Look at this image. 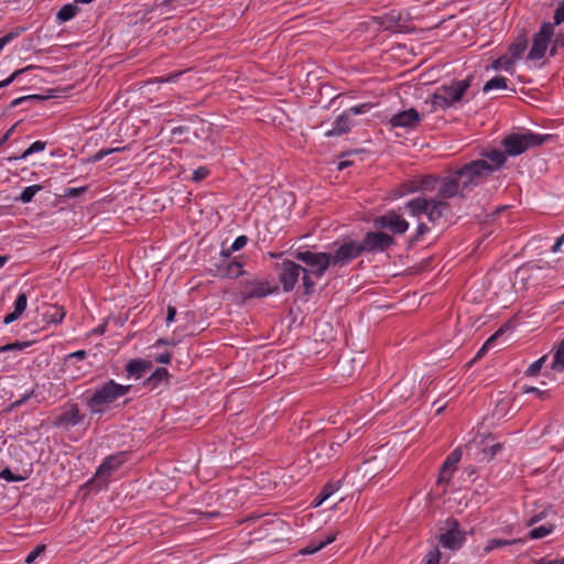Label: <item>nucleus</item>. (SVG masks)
Listing matches in <instances>:
<instances>
[{
    "label": "nucleus",
    "mask_w": 564,
    "mask_h": 564,
    "mask_svg": "<svg viewBox=\"0 0 564 564\" xmlns=\"http://www.w3.org/2000/svg\"><path fill=\"white\" fill-rule=\"evenodd\" d=\"M131 388L130 384H120L113 379L97 387L91 394L85 398V404L90 415H101L107 412L119 398L128 394Z\"/></svg>",
    "instance_id": "obj_1"
},
{
    "label": "nucleus",
    "mask_w": 564,
    "mask_h": 564,
    "mask_svg": "<svg viewBox=\"0 0 564 564\" xmlns=\"http://www.w3.org/2000/svg\"><path fill=\"white\" fill-rule=\"evenodd\" d=\"M471 77L463 80L452 82L449 85H442L436 88L431 99L425 100L429 106V112L433 113L438 110H445L452 107L455 102L462 100L466 90L470 87Z\"/></svg>",
    "instance_id": "obj_2"
},
{
    "label": "nucleus",
    "mask_w": 564,
    "mask_h": 564,
    "mask_svg": "<svg viewBox=\"0 0 564 564\" xmlns=\"http://www.w3.org/2000/svg\"><path fill=\"white\" fill-rule=\"evenodd\" d=\"M453 174L462 189V197H465L473 187L480 185L490 176V171L485 160H474Z\"/></svg>",
    "instance_id": "obj_3"
},
{
    "label": "nucleus",
    "mask_w": 564,
    "mask_h": 564,
    "mask_svg": "<svg viewBox=\"0 0 564 564\" xmlns=\"http://www.w3.org/2000/svg\"><path fill=\"white\" fill-rule=\"evenodd\" d=\"M276 268L279 270V281L284 292H291L295 288L301 274H303L302 281L305 294L313 291L315 281L308 275L306 268L289 259L276 264Z\"/></svg>",
    "instance_id": "obj_4"
},
{
    "label": "nucleus",
    "mask_w": 564,
    "mask_h": 564,
    "mask_svg": "<svg viewBox=\"0 0 564 564\" xmlns=\"http://www.w3.org/2000/svg\"><path fill=\"white\" fill-rule=\"evenodd\" d=\"M552 138L553 135L551 134H538L531 131L510 133L502 139L501 145L507 155L516 156L522 154L528 149L543 144Z\"/></svg>",
    "instance_id": "obj_5"
},
{
    "label": "nucleus",
    "mask_w": 564,
    "mask_h": 564,
    "mask_svg": "<svg viewBox=\"0 0 564 564\" xmlns=\"http://www.w3.org/2000/svg\"><path fill=\"white\" fill-rule=\"evenodd\" d=\"M294 258L308 267L306 270L311 278L321 279L328 268H333L329 252L296 251Z\"/></svg>",
    "instance_id": "obj_6"
},
{
    "label": "nucleus",
    "mask_w": 564,
    "mask_h": 564,
    "mask_svg": "<svg viewBox=\"0 0 564 564\" xmlns=\"http://www.w3.org/2000/svg\"><path fill=\"white\" fill-rule=\"evenodd\" d=\"M329 253L333 268H343L361 256L362 249L359 241L347 240Z\"/></svg>",
    "instance_id": "obj_7"
},
{
    "label": "nucleus",
    "mask_w": 564,
    "mask_h": 564,
    "mask_svg": "<svg viewBox=\"0 0 564 564\" xmlns=\"http://www.w3.org/2000/svg\"><path fill=\"white\" fill-rule=\"evenodd\" d=\"M278 285H272L267 280L250 279L241 282L240 297L243 301L251 299L264 297L270 294L276 293Z\"/></svg>",
    "instance_id": "obj_8"
},
{
    "label": "nucleus",
    "mask_w": 564,
    "mask_h": 564,
    "mask_svg": "<svg viewBox=\"0 0 564 564\" xmlns=\"http://www.w3.org/2000/svg\"><path fill=\"white\" fill-rule=\"evenodd\" d=\"M553 35L554 24L550 22L543 23L540 31L533 36V43L529 51L528 58L531 61L543 58Z\"/></svg>",
    "instance_id": "obj_9"
},
{
    "label": "nucleus",
    "mask_w": 564,
    "mask_h": 564,
    "mask_svg": "<svg viewBox=\"0 0 564 564\" xmlns=\"http://www.w3.org/2000/svg\"><path fill=\"white\" fill-rule=\"evenodd\" d=\"M466 540L465 532L456 519L446 520V531L438 535V542L444 549L458 551Z\"/></svg>",
    "instance_id": "obj_10"
},
{
    "label": "nucleus",
    "mask_w": 564,
    "mask_h": 564,
    "mask_svg": "<svg viewBox=\"0 0 564 564\" xmlns=\"http://www.w3.org/2000/svg\"><path fill=\"white\" fill-rule=\"evenodd\" d=\"M395 242L391 235L382 231H368L361 241H359L362 253L384 252Z\"/></svg>",
    "instance_id": "obj_11"
},
{
    "label": "nucleus",
    "mask_w": 564,
    "mask_h": 564,
    "mask_svg": "<svg viewBox=\"0 0 564 564\" xmlns=\"http://www.w3.org/2000/svg\"><path fill=\"white\" fill-rule=\"evenodd\" d=\"M84 414L80 412L77 403L69 402L63 406L62 413L53 419L52 424L55 427L69 429L80 424L84 421Z\"/></svg>",
    "instance_id": "obj_12"
},
{
    "label": "nucleus",
    "mask_w": 564,
    "mask_h": 564,
    "mask_svg": "<svg viewBox=\"0 0 564 564\" xmlns=\"http://www.w3.org/2000/svg\"><path fill=\"white\" fill-rule=\"evenodd\" d=\"M378 229H389L392 234L402 235L409 228V223L395 212H388L373 220Z\"/></svg>",
    "instance_id": "obj_13"
},
{
    "label": "nucleus",
    "mask_w": 564,
    "mask_h": 564,
    "mask_svg": "<svg viewBox=\"0 0 564 564\" xmlns=\"http://www.w3.org/2000/svg\"><path fill=\"white\" fill-rule=\"evenodd\" d=\"M421 122V116L414 108L400 111L391 117L390 123L392 127H400L405 129H415Z\"/></svg>",
    "instance_id": "obj_14"
},
{
    "label": "nucleus",
    "mask_w": 564,
    "mask_h": 564,
    "mask_svg": "<svg viewBox=\"0 0 564 564\" xmlns=\"http://www.w3.org/2000/svg\"><path fill=\"white\" fill-rule=\"evenodd\" d=\"M456 195L462 197V189L454 174L451 173L448 176L441 178L436 197L447 202L448 198Z\"/></svg>",
    "instance_id": "obj_15"
},
{
    "label": "nucleus",
    "mask_w": 564,
    "mask_h": 564,
    "mask_svg": "<svg viewBox=\"0 0 564 564\" xmlns=\"http://www.w3.org/2000/svg\"><path fill=\"white\" fill-rule=\"evenodd\" d=\"M152 367H153V364L151 360L135 358V359H131L126 365V371H127V375L129 378L138 380V379L142 378L145 375V372L151 370Z\"/></svg>",
    "instance_id": "obj_16"
},
{
    "label": "nucleus",
    "mask_w": 564,
    "mask_h": 564,
    "mask_svg": "<svg viewBox=\"0 0 564 564\" xmlns=\"http://www.w3.org/2000/svg\"><path fill=\"white\" fill-rule=\"evenodd\" d=\"M480 155L486 159V165L489 167L490 175L500 170L507 160L506 151L502 152L499 149L482 150Z\"/></svg>",
    "instance_id": "obj_17"
},
{
    "label": "nucleus",
    "mask_w": 564,
    "mask_h": 564,
    "mask_svg": "<svg viewBox=\"0 0 564 564\" xmlns=\"http://www.w3.org/2000/svg\"><path fill=\"white\" fill-rule=\"evenodd\" d=\"M451 208L448 202L437 197L429 199V209L426 212L427 219L431 223H436L441 219Z\"/></svg>",
    "instance_id": "obj_18"
},
{
    "label": "nucleus",
    "mask_w": 564,
    "mask_h": 564,
    "mask_svg": "<svg viewBox=\"0 0 564 564\" xmlns=\"http://www.w3.org/2000/svg\"><path fill=\"white\" fill-rule=\"evenodd\" d=\"M124 462V454L119 453L116 455L108 456L102 464L98 467L97 476L108 477L115 470H117Z\"/></svg>",
    "instance_id": "obj_19"
},
{
    "label": "nucleus",
    "mask_w": 564,
    "mask_h": 564,
    "mask_svg": "<svg viewBox=\"0 0 564 564\" xmlns=\"http://www.w3.org/2000/svg\"><path fill=\"white\" fill-rule=\"evenodd\" d=\"M170 373L166 368L155 369L144 381L143 386L151 390L160 389L169 384Z\"/></svg>",
    "instance_id": "obj_20"
},
{
    "label": "nucleus",
    "mask_w": 564,
    "mask_h": 564,
    "mask_svg": "<svg viewBox=\"0 0 564 564\" xmlns=\"http://www.w3.org/2000/svg\"><path fill=\"white\" fill-rule=\"evenodd\" d=\"M243 263L238 259H231L230 261L218 265V272L224 278L236 279L243 275L242 270Z\"/></svg>",
    "instance_id": "obj_21"
},
{
    "label": "nucleus",
    "mask_w": 564,
    "mask_h": 564,
    "mask_svg": "<svg viewBox=\"0 0 564 564\" xmlns=\"http://www.w3.org/2000/svg\"><path fill=\"white\" fill-rule=\"evenodd\" d=\"M437 178L432 175H426L417 181H411L405 184L408 193H414L420 191H433L437 183Z\"/></svg>",
    "instance_id": "obj_22"
},
{
    "label": "nucleus",
    "mask_w": 564,
    "mask_h": 564,
    "mask_svg": "<svg viewBox=\"0 0 564 564\" xmlns=\"http://www.w3.org/2000/svg\"><path fill=\"white\" fill-rule=\"evenodd\" d=\"M350 129V119L348 118V115L345 113V111L338 116L334 123L333 129L326 132L327 137H337L341 135L346 132H348Z\"/></svg>",
    "instance_id": "obj_23"
},
{
    "label": "nucleus",
    "mask_w": 564,
    "mask_h": 564,
    "mask_svg": "<svg viewBox=\"0 0 564 564\" xmlns=\"http://www.w3.org/2000/svg\"><path fill=\"white\" fill-rule=\"evenodd\" d=\"M405 208L410 215L419 217L423 214L426 215L429 209V199L424 197H415L405 204Z\"/></svg>",
    "instance_id": "obj_24"
},
{
    "label": "nucleus",
    "mask_w": 564,
    "mask_h": 564,
    "mask_svg": "<svg viewBox=\"0 0 564 564\" xmlns=\"http://www.w3.org/2000/svg\"><path fill=\"white\" fill-rule=\"evenodd\" d=\"M336 539V534L335 533H330L328 534L324 540H321V541H312L308 545H306L305 547H303L301 551H300V554L302 555H311V554H314L316 553L317 551L322 550L323 547H325L326 545L330 544L332 542H334Z\"/></svg>",
    "instance_id": "obj_25"
},
{
    "label": "nucleus",
    "mask_w": 564,
    "mask_h": 564,
    "mask_svg": "<svg viewBox=\"0 0 564 564\" xmlns=\"http://www.w3.org/2000/svg\"><path fill=\"white\" fill-rule=\"evenodd\" d=\"M527 39L524 36H519L512 44H510L507 55H509V57H512V61L514 62L522 56V54L527 50Z\"/></svg>",
    "instance_id": "obj_26"
},
{
    "label": "nucleus",
    "mask_w": 564,
    "mask_h": 564,
    "mask_svg": "<svg viewBox=\"0 0 564 564\" xmlns=\"http://www.w3.org/2000/svg\"><path fill=\"white\" fill-rule=\"evenodd\" d=\"M552 369L556 371L564 370V339L560 341L554 351Z\"/></svg>",
    "instance_id": "obj_27"
},
{
    "label": "nucleus",
    "mask_w": 564,
    "mask_h": 564,
    "mask_svg": "<svg viewBox=\"0 0 564 564\" xmlns=\"http://www.w3.org/2000/svg\"><path fill=\"white\" fill-rule=\"evenodd\" d=\"M520 542H522L521 539H519V540H517V539H513V540L490 539V540H488L487 544L485 545L484 551L486 553H489L497 547L512 545V544L520 543Z\"/></svg>",
    "instance_id": "obj_28"
},
{
    "label": "nucleus",
    "mask_w": 564,
    "mask_h": 564,
    "mask_svg": "<svg viewBox=\"0 0 564 564\" xmlns=\"http://www.w3.org/2000/svg\"><path fill=\"white\" fill-rule=\"evenodd\" d=\"M45 316L51 323L58 324L64 319L65 311L61 306L52 305L45 313Z\"/></svg>",
    "instance_id": "obj_29"
},
{
    "label": "nucleus",
    "mask_w": 564,
    "mask_h": 564,
    "mask_svg": "<svg viewBox=\"0 0 564 564\" xmlns=\"http://www.w3.org/2000/svg\"><path fill=\"white\" fill-rule=\"evenodd\" d=\"M553 530H554V524H543V525L532 529L528 533V536L531 540L542 539V538L549 535L550 533H552Z\"/></svg>",
    "instance_id": "obj_30"
},
{
    "label": "nucleus",
    "mask_w": 564,
    "mask_h": 564,
    "mask_svg": "<svg viewBox=\"0 0 564 564\" xmlns=\"http://www.w3.org/2000/svg\"><path fill=\"white\" fill-rule=\"evenodd\" d=\"M77 10L75 4L68 3L59 9L56 17L61 22H66L76 15Z\"/></svg>",
    "instance_id": "obj_31"
},
{
    "label": "nucleus",
    "mask_w": 564,
    "mask_h": 564,
    "mask_svg": "<svg viewBox=\"0 0 564 564\" xmlns=\"http://www.w3.org/2000/svg\"><path fill=\"white\" fill-rule=\"evenodd\" d=\"M339 486L337 484H327L319 495L315 498V506L322 505L325 500H327L335 491H337Z\"/></svg>",
    "instance_id": "obj_32"
},
{
    "label": "nucleus",
    "mask_w": 564,
    "mask_h": 564,
    "mask_svg": "<svg viewBox=\"0 0 564 564\" xmlns=\"http://www.w3.org/2000/svg\"><path fill=\"white\" fill-rule=\"evenodd\" d=\"M507 82H508V79L506 77L496 76L485 84L482 91L488 93L489 90H492V89H506Z\"/></svg>",
    "instance_id": "obj_33"
},
{
    "label": "nucleus",
    "mask_w": 564,
    "mask_h": 564,
    "mask_svg": "<svg viewBox=\"0 0 564 564\" xmlns=\"http://www.w3.org/2000/svg\"><path fill=\"white\" fill-rule=\"evenodd\" d=\"M43 187L41 185H31L26 186L22 193L20 194V197L18 198L23 204L30 203L35 194L40 192Z\"/></svg>",
    "instance_id": "obj_34"
},
{
    "label": "nucleus",
    "mask_w": 564,
    "mask_h": 564,
    "mask_svg": "<svg viewBox=\"0 0 564 564\" xmlns=\"http://www.w3.org/2000/svg\"><path fill=\"white\" fill-rule=\"evenodd\" d=\"M513 61H512V57H509V55L505 54L502 56H500L499 58H497L496 61L492 62L491 64V67L494 69H510L511 66L513 65Z\"/></svg>",
    "instance_id": "obj_35"
},
{
    "label": "nucleus",
    "mask_w": 564,
    "mask_h": 564,
    "mask_svg": "<svg viewBox=\"0 0 564 564\" xmlns=\"http://www.w3.org/2000/svg\"><path fill=\"white\" fill-rule=\"evenodd\" d=\"M462 458V451L459 448H456L454 449L448 456L447 458L445 459V462L443 463V465L452 468V469H456V465L458 464V462Z\"/></svg>",
    "instance_id": "obj_36"
},
{
    "label": "nucleus",
    "mask_w": 564,
    "mask_h": 564,
    "mask_svg": "<svg viewBox=\"0 0 564 564\" xmlns=\"http://www.w3.org/2000/svg\"><path fill=\"white\" fill-rule=\"evenodd\" d=\"M46 142L44 141H35L33 142L20 156V159H26L29 155L41 152L45 149Z\"/></svg>",
    "instance_id": "obj_37"
},
{
    "label": "nucleus",
    "mask_w": 564,
    "mask_h": 564,
    "mask_svg": "<svg viewBox=\"0 0 564 564\" xmlns=\"http://www.w3.org/2000/svg\"><path fill=\"white\" fill-rule=\"evenodd\" d=\"M442 554L437 546L427 552L424 558V564H440Z\"/></svg>",
    "instance_id": "obj_38"
},
{
    "label": "nucleus",
    "mask_w": 564,
    "mask_h": 564,
    "mask_svg": "<svg viewBox=\"0 0 564 564\" xmlns=\"http://www.w3.org/2000/svg\"><path fill=\"white\" fill-rule=\"evenodd\" d=\"M28 305V297L25 293H20L14 302V312L19 313L20 315L23 314Z\"/></svg>",
    "instance_id": "obj_39"
},
{
    "label": "nucleus",
    "mask_w": 564,
    "mask_h": 564,
    "mask_svg": "<svg viewBox=\"0 0 564 564\" xmlns=\"http://www.w3.org/2000/svg\"><path fill=\"white\" fill-rule=\"evenodd\" d=\"M453 473H454V469H452L445 465H442V467L440 469L437 482L438 484H448L452 478Z\"/></svg>",
    "instance_id": "obj_40"
},
{
    "label": "nucleus",
    "mask_w": 564,
    "mask_h": 564,
    "mask_svg": "<svg viewBox=\"0 0 564 564\" xmlns=\"http://www.w3.org/2000/svg\"><path fill=\"white\" fill-rule=\"evenodd\" d=\"M371 108L370 104H361L358 106H354L345 111L346 115H348V118L350 119L355 115H360L367 112Z\"/></svg>",
    "instance_id": "obj_41"
},
{
    "label": "nucleus",
    "mask_w": 564,
    "mask_h": 564,
    "mask_svg": "<svg viewBox=\"0 0 564 564\" xmlns=\"http://www.w3.org/2000/svg\"><path fill=\"white\" fill-rule=\"evenodd\" d=\"M546 360V356L541 357L533 364H531L528 369L525 370L527 376H535L542 368L543 364Z\"/></svg>",
    "instance_id": "obj_42"
},
{
    "label": "nucleus",
    "mask_w": 564,
    "mask_h": 564,
    "mask_svg": "<svg viewBox=\"0 0 564 564\" xmlns=\"http://www.w3.org/2000/svg\"><path fill=\"white\" fill-rule=\"evenodd\" d=\"M29 346H30L29 341H24V343L14 341V343L1 346L0 352H6V351H10V350H22Z\"/></svg>",
    "instance_id": "obj_43"
},
{
    "label": "nucleus",
    "mask_w": 564,
    "mask_h": 564,
    "mask_svg": "<svg viewBox=\"0 0 564 564\" xmlns=\"http://www.w3.org/2000/svg\"><path fill=\"white\" fill-rule=\"evenodd\" d=\"M46 546L44 544H39L31 551L25 557L26 564H32L44 551Z\"/></svg>",
    "instance_id": "obj_44"
},
{
    "label": "nucleus",
    "mask_w": 564,
    "mask_h": 564,
    "mask_svg": "<svg viewBox=\"0 0 564 564\" xmlns=\"http://www.w3.org/2000/svg\"><path fill=\"white\" fill-rule=\"evenodd\" d=\"M181 75H182V72H175L167 76L155 77V78L151 79L149 83H159V84L172 83V82H175Z\"/></svg>",
    "instance_id": "obj_45"
},
{
    "label": "nucleus",
    "mask_w": 564,
    "mask_h": 564,
    "mask_svg": "<svg viewBox=\"0 0 564 564\" xmlns=\"http://www.w3.org/2000/svg\"><path fill=\"white\" fill-rule=\"evenodd\" d=\"M0 478L10 482L21 481L24 479L22 476L14 475L9 468H4L0 471Z\"/></svg>",
    "instance_id": "obj_46"
},
{
    "label": "nucleus",
    "mask_w": 564,
    "mask_h": 564,
    "mask_svg": "<svg viewBox=\"0 0 564 564\" xmlns=\"http://www.w3.org/2000/svg\"><path fill=\"white\" fill-rule=\"evenodd\" d=\"M503 333V329H498L494 335H491L486 343L482 345L480 350L477 354V357H479L481 354H484L485 350H487L495 341L496 339Z\"/></svg>",
    "instance_id": "obj_47"
},
{
    "label": "nucleus",
    "mask_w": 564,
    "mask_h": 564,
    "mask_svg": "<svg viewBox=\"0 0 564 564\" xmlns=\"http://www.w3.org/2000/svg\"><path fill=\"white\" fill-rule=\"evenodd\" d=\"M122 149L121 148H115V149H102L98 152H96L93 156V160L95 162L97 161H101L105 156L111 154V153H115V152H118V151H121Z\"/></svg>",
    "instance_id": "obj_48"
},
{
    "label": "nucleus",
    "mask_w": 564,
    "mask_h": 564,
    "mask_svg": "<svg viewBox=\"0 0 564 564\" xmlns=\"http://www.w3.org/2000/svg\"><path fill=\"white\" fill-rule=\"evenodd\" d=\"M564 22V0L558 4L554 12V24L558 25Z\"/></svg>",
    "instance_id": "obj_49"
},
{
    "label": "nucleus",
    "mask_w": 564,
    "mask_h": 564,
    "mask_svg": "<svg viewBox=\"0 0 564 564\" xmlns=\"http://www.w3.org/2000/svg\"><path fill=\"white\" fill-rule=\"evenodd\" d=\"M208 174H209V171L206 167L200 166L194 171L193 181L200 182L204 178H206Z\"/></svg>",
    "instance_id": "obj_50"
},
{
    "label": "nucleus",
    "mask_w": 564,
    "mask_h": 564,
    "mask_svg": "<svg viewBox=\"0 0 564 564\" xmlns=\"http://www.w3.org/2000/svg\"><path fill=\"white\" fill-rule=\"evenodd\" d=\"M247 237L246 236H239L235 239V241L232 242L230 249L232 251H238L240 249H242L246 245H247Z\"/></svg>",
    "instance_id": "obj_51"
},
{
    "label": "nucleus",
    "mask_w": 564,
    "mask_h": 564,
    "mask_svg": "<svg viewBox=\"0 0 564 564\" xmlns=\"http://www.w3.org/2000/svg\"><path fill=\"white\" fill-rule=\"evenodd\" d=\"M429 231V227L424 224V223H421L419 224L417 228H416V232L415 235L412 237L411 241L412 242H416L419 241L422 236Z\"/></svg>",
    "instance_id": "obj_52"
},
{
    "label": "nucleus",
    "mask_w": 564,
    "mask_h": 564,
    "mask_svg": "<svg viewBox=\"0 0 564 564\" xmlns=\"http://www.w3.org/2000/svg\"><path fill=\"white\" fill-rule=\"evenodd\" d=\"M86 191V187H68L64 192L65 197H77Z\"/></svg>",
    "instance_id": "obj_53"
},
{
    "label": "nucleus",
    "mask_w": 564,
    "mask_h": 564,
    "mask_svg": "<svg viewBox=\"0 0 564 564\" xmlns=\"http://www.w3.org/2000/svg\"><path fill=\"white\" fill-rule=\"evenodd\" d=\"M25 69H18L11 74L7 79L0 82V88L9 86L21 73Z\"/></svg>",
    "instance_id": "obj_54"
},
{
    "label": "nucleus",
    "mask_w": 564,
    "mask_h": 564,
    "mask_svg": "<svg viewBox=\"0 0 564 564\" xmlns=\"http://www.w3.org/2000/svg\"><path fill=\"white\" fill-rule=\"evenodd\" d=\"M522 390L524 393H535L540 398H543V395L545 394L544 391L540 390L539 388L531 387V386H523Z\"/></svg>",
    "instance_id": "obj_55"
},
{
    "label": "nucleus",
    "mask_w": 564,
    "mask_h": 564,
    "mask_svg": "<svg viewBox=\"0 0 564 564\" xmlns=\"http://www.w3.org/2000/svg\"><path fill=\"white\" fill-rule=\"evenodd\" d=\"M172 355L170 352L160 354L155 357V361L159 364H170Z\"/></svg>",
    "instance_id": "obj_56"
},
{
    "label": "nucleus",
    "mask_w": 564,
    "mask_h": 564,
    "mask_svg": "<svg viewBox=\"0 0 564 564\" xmlns=\"http://www.w3.org/2000/svg\"><path fill=\"white\" fill-rule=\"evenodd\" d=\"M32 394H33V391L25 393L22 398H20L19 400L14 401L11 404V409H15V408L22 405L25 401H28L32 397Z\"/></svg>",
    "instance_id": "obj_57"
},
{
    "label": "nucleus",
    "mask_w": 564,
    "mask_h": 564,
    "mask_svg": "<svg viewBox=\"0 0 564 564\" xmlns=\"http://www.w3.org/2000/svg\"><path fill=\"white\" fill-rule=\"evenodd\" d=\"M86 357H87L86 350H77L75 352L69 354L67 356V359L75 358V359H78V360H84Z\"/></svg>",
    "instance_id": "obj_58"
},
{
    "label": "nucleus",
    "mask_w": 564,
    "mask_h": 564,
    "mask_svg": "<svg viewBox=\"0 0 564 564\" xmlns=\"http://www.w3.org/2000/svg\"><path fill=\"white\" fill-rule=\"evenodd\" d=\"M176 315V308L174 306H169L166 312V322L167 324L172 323Z\"/></svg>",
    "instance_id": "obj_59"
},
{
    "label": "nucleus",
    "mask_w": 564,
    "mask_h": 564,
    "mask_svg": "<svg viewBox=\"0 0 564 564\" xmlns=\"http://www.w3.org/2000/svg\"><path fill=\"white\" fill-rule=\"evenodd\" d=\"M564 245V234L557 238V240L554 242V245L551 248L552 252H557L561 250V247Z\"/></svg>",
    "instance_id": "obj_60"
},
{
    "label": "nucleus",
    "mask_w": 564,
    "mask_h": 564,
    "mask_svg": "<svg viewBox=\"0 0 564 564\" xmlns=\"http://www.w3.org/2000/svg\"><path fill=\"white\" fill-rule=\"evenodd\" d=\"M20 316H21V315H20L19 313H17V312H14V311H13L12 313L8 314V315L4 317L3 323H4V324H7V325H8V324H11L12 322L17 321Z\"/></svg>",
    "instance_id": "obj_61"
},
{
    "label": "nucleus",
    "mask_w": 564,
    "mask_h": 564,
    "mask_svg": "<svg viewBox=\"0 0 564 564\" xmlns=\"http://www.w3.org/2000/svg\"><path fill=\"white\" fill-rule=\"evenodd\" d=\"M544 518V512H540L538 514H534L530 520L528 521V525H533L534 523L541 521Z\"/></svg>",
    "instance_id": "obj_62"
},
{
    "label": "nucleus",
    "mask_w": 564,
    "mask_h": 564,
    "mask_svg": "<svg viewBox=\"0 0 564 564\" xmlns=\"http://www.w3.org/2000/svg\"><path fill=\"white\" fill-rule=\"evenodd\" d=\"M536 564H563V558H555V560L541 558Z\"/></svg>",
    "instance_id": "obj_63"
},
{
    "label": "nucleus",
    "mask_w": 564,
    "mask_h": 564,
    "mask_svg": "<svg viewBox=\"0 0 564 564\" xmlns=\"http://www.w3.org/2000/svg\"><path fill=\"white\" fill-rule=\"evenodd\" d=\"M231 252H232V250L230 248L229 249H223L220 251V254L224 258V263L230 261Z\"/></svg>",
    "instance_id": "obj_64"
}]
</instances>
